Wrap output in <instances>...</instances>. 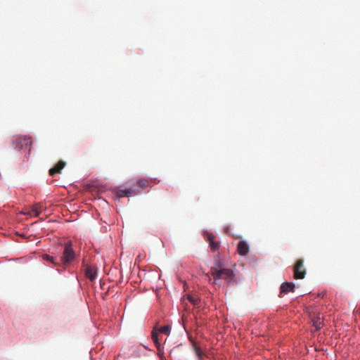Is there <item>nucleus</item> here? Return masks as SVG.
Masks as SVG:
<instances>
[{
    "label": "nucleus",
    "mask_w": 360,
    "mask_h": 360,
    "mask_svg": "<svg viewBox=\"0 0 360 360\" xmlns=\"http://www.w3.org/2000/svg\"><path fill=\"white\" fill-rule=\"evenodd\" d=\"M295 285L292 282H285L283 283L280 288V297H282L283 295L287 294L289 292H294Z\"/></svg>",
    "instance_id": "nucleus-8"
},
{
    "label": "nucleus",
    "mask_w": 360,
    "mask_h": 360,
    "mask_svg": "<svg viewBox=\"0 0 360 360\" xmlns=\"http://www.w3.org/2000/svg\"><path fill=\"white\" fill-rule=\"evenodd\" d=\"M187 298L189 300V302H191L194 305H198L200 303V299L198 297H194V296L191 295H188L187 296Z\"/></svg>",
    "instance_id": "nucleus-15"
},
{
    "label": "nucleus",
    "mask_w": 360,
    "mask_h": 360,
    "mask_svg": "<svg viewBox=\"0 0 360 360\" xmlns=\"http://www.w3.org/2000/svg\"><path fill=\"white\" fill-rule=\"evenodd\" d=\"M140 193V191H136L132 188L129 189H122V188H116L115 189V193L117 198H123L128 197L130 195H137Z\"/></svg>",
    "instance_id": "nucleus-6"
},
{
    "label": "nucleus",
    "mask_w": 360,
    "mask_h": 360,
    "mask_svg": "<svg viewBox=\"0 0 360 360\" xmlns=\"http://www.w3.org/2000/svg\"><path fill=\"white\" fill-rule=\"evenodd\" d=\"M76 257V254L72 248L71 241H68L64 244V250L61 257V261L63 265H67L72 262Z\"/></svg>",
    "instance_id": "nucleus-3"
},
{
    "label": "nucleus",
    "mask_w": 360,
    "mask_h": 360,
    "mask_svg": "<svg viewBox=\"0 0 360 360\" xmlns=\"http://www.w3.org/2000/svg\"><path fill=\"white\" fill-rule=\"evenodd\" d=\"M43 259L45 260V261H47L49 262H51V263H52V264H53L55 265H58V263H57L56 262L55 258L53 257H52V256L49 255H43Z\"/></svg>",
    "instance_id": "nucleus-16"
},
{
    "label": "nucleus",
    "mask_w": 360,
    "mask_h": 360,
    "mask_svg": "<svg viewBox=\"0 0 360 360\" xmlns=\"http://www.w3.org/2000/svg\"><path fill=\"white\" fill-rule=\"evenodd\" d=\"M207 240L212 251L215 252L219 249V243L214 241V236L212 233H207Z\"/></svg>",
    "instance_id": "nucleus-11"
},
{
    "label": "nucleus",
    "mask_w": 360,
    "mask_h": 360,
    "mask_svg": "<svg viewBox=\"0 0 360 360\" xmlns=\"http://www.w3.org/2000/svg\"><path fill=\"white\" fill-rule=\"evenodd\" d=\"M238 252L243 256L246 255L249 252V245L244 240H240L237 245Z\"/></svg>",
    "instance_id": "nucleus-9"
},
{
    "label": "nucleus",
    "mask_w": 360,
    "mask_h": 360,
    "mask_svg": "<svg viewBox=\"0 0 360 360\" xmlns=\"http://www.w3.org/2000/svg\"><path fill=\"white\" fill-rule=\"evenodd\" d=\"M210 274L214 278V281L212 283L213 285H216L217 281L220 279H224L228 283H230L234 278L233 271L229 269L223 268L219 261L216 262L214 265L211 267Z\"/></svg>",
    "instance_id": "nucleus-1"
},
{
    "label": "nucleus",
    "mask_w": 360,
    "mask_h": 360,
    "mask_svg": "<svg viewBox=\"0 0 360 360\" xmlns=\"http://www.w3.org/2000/svg\"><path fill=\"white\" fill-rule=\"evenodd\" d=\"M152 339H153L154 343L155 344V346L158 348H159V347L160 346V344L158 340V333L157 331L153 330L152 332Z\"/></svg>",
    "instance_id": "nucleus-14"
},
{
    "label": "nucleus",
    "mask_w": 360,
    "mask_h": 360,
    "mask_svg": "<svg viewBox=\"0 0 360 360\" xmlns=\"http://www.w3.org/2000/svg\"><path fill=\"white\" fill-rule=\"evenodd\" d=\"M313 326L315 327L316 330H318L323 326V323L322 321V319L320 316H314L312 319Z\"/></svg>",
    "instance_id": "nucleus-12"
},
{
    "label": "nucleus",
    "mask_w": 360,
    "mask_h": 360,
    "mask_svg": "<svg viewBox=\"0 0 360 360\" xmlns=\"http://www.w3.org/2000/svg\"><path fill=\"white\" fill-rule=\"evenodd\" d=\"M194 350L196 356H198V360H202L204 353L201 351L200 347L198 346H195Z\"/></svg>",
    "instance_id": "nucleus-17"
},
{
    "label": "nucleus",
    "mask_w": 360,
    "mask_h": 360,
    "mask_svg": "<svg viewBox=\"0 0 360 360\" xmlns=\"http://www.w3.org/2000/svg\"><path fill=\"white\" fill-rule=\"evenodd\" d=\"M32 143V138L22 136H15L13 139L14 149L20 150L22 149L29 150Z\"/></svg>",
    "instance_id": "nucleus-2"
},
{
    "label": "nucleus",
    "mask_w": 360,
    "mask_h": 360,
    "mask_svg": "<svg viewBox=\"0 0 360 360\" xmlns=\"http://www.w3.org/2000/svg\"><path fill=\"white\" fill-rule=\"evenodd\" d=\"M294 278L295 279H302L304 278L306 274V269L304 267V260L302 259H300L297 260L294 268Z\"/></svg>",
    "instance_id": "nucleus-4"
},
{
    "label": "nucleus",
    "mask_w": 360,
    "mask_h": 360,
    "mask_svg": "<svg viewBox=\"0 0 360 360\" xmlns=\"http://www.w3.org/2000/svg\"><path fill=\"white\" fill-rule=\"evenodd\" d=\"M84 266L85 267L84 271H85V276L89 278L91 281H94L96 279L97 276V269L94 266H91L89 264H84Z\"/></svg>",
    "instance_id": "nucleus-7"
},
{
    "label": "nucleus",
    "mask_w": 360,
    "mask_h": 360,
    "mask_svg": "<svg viewBox=\"0 0 360 360\" xmlns=\"http://www.w3.org/2000/svg\"><path fill=\"white\" fill-rule=\"evenodd\" d=\"M65 166V162L63 160H60L53 167L50 169L49 173L51 176H53L56 174H59Z\"/></svg>",
    "instance_id": "nucleus-10"
},
{
    "label": "nucleus",
    "mask_w": 360,
    "mask_h": 360,
    "mask_svg": "<svg viewBox=\"0 0 360 360\" xmlns=\"http://www.w3.org/2000/svg\"><path fill=\"white\" fill-rule=\"evenodd\" d=\"M206 276L208 278L209 281H211V278H210V276H209L208 275H207Z\"/></svg>",
    "instance_id": "nucleus-19"
},
{
    "label": "nucleus",
    "mask_w": 360,
    "mask_h": 360,
    "mask_svg": "<svg viewBox=\"0 0 360 360\" xmlns=\"http://www.w3.org/2000/svg\"><path fill=\"white\" fill-rule=\"evenodd\" d=\"M170 326L167 325L160 328L159 332L164 333L165 335H169L170 333Z\"/></svg>",
    "instance_id": "nucleus-18"
},
{
    "label": "nucleus",
    "mask_w": 360,
    "mask_h": 360,
    "mask_svg": "<svg viewBox=\"0 0 360 360\" xmlns=\"http://www.w3.org/2000/svg\"><path fill=\"white\" fill-rule=\"evenodd\" d=\"M45 209V206L43 205V203H36L33 205L31 207V210L29 211H23L22 212V214L25 215H29L31 214H33L34 217H39L40 213L43 210Z\"/></svg>",
    "instance_id": "nucleus-5"
},
{
    "label": "nucleus",
    "mask_w": 360,
    "mask_h": 360,
    "mask_svg": "<svg viewBox=\"0 0 360 360\" xmlns=\"http://www.w3.org/2000/svg\"><path fill=\"white\" fill-rule=\"evenodd\" d=\"M136 184L141 189H144L148 186L149 181H148V180L145 179H137Z\"/></svg>",
    "instance_id": "nucleus-13"
}]
</instances>
